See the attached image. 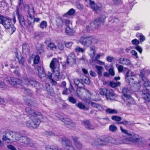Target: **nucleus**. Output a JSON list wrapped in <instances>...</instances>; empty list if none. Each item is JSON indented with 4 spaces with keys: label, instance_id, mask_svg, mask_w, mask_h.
<instances>
[{
    "label": "nucleus",
    "instance_id": "obj_1",
    "mask_svg": "<svg viewBox=\"0 0 150 150\" xmlns=\"http://www.w3.org/2000/svg\"><path fill=\"white\" fill-rule=\"evenodd\" d=\"M22 91L23 92V99L26 104L28 106L25 108L26 113L31 116L30 119L27 121L26 126L28 127L37 128L41 122H44L46 121V117L44 118L43 115L39 112H35L32 109L33 108L34 98L32 97L33 93L31 91L28 89L23 88Z\"/></svg>",
    "mask_w": 150,
    "mask_h": 150
},
{
    "label": "nucleus",
    "instance_id": "obj_2",
    "mask_svg": "<svg viewBox=\"0 0 150 150\" xmlns=\"http://www.w3.org/2000/svg\"><path fill=\"white\" fill-rule=\"evenodd\" d=\"M6 135H4L2 139L3 141L11 140L12 141H18L21 138L22 142H20L21 146H25L34 147L37 145L31 142L30 139L25 137H24L23 134H20L18 132H16L11 131H8L6 133Z\"/></svg>",
    "mask_w": 150,
    "mask_h": 150
},
{
    "label": "nucleus",
    "instance_id": "obj_3",
    "mask_svg": "<svg viewBox=\"0 0 150 150\" xmlns=\"http://www.w3.org/2000/svg\"><path fill=\"white\" fill-rule=\"evenodd\" d=\"M18 4L21 10L28 8V14L27 15V18L29 24H31L32 23L31 21L33 18V15L34 13V10L33 5L32 4H30L29 5L25 4L23 3V0H19Z\"/></svg>",
    "mask_w": 150,
    "mask_h": 150
},
{
    "label": "nucleus",
    "instance_id": "obj_4",
    "mask_svg": "<svg viewBox=\"0 0 150 150\" xmlns=\"http://www.w3.org/2000/svg\"><path fill=\"white\" fill-rule=\"evenodd\" d=\"M121 132L127 135V138L126 139L123 140L124 142L126 144L128 143V142H139L140 140L139 136L134 133H128L127 130L124 129L122 127H120Z\"/></svg>",
    "mask_w": 150,
    "mask_h": 150
},
{
    "label": "nucleus",
    "instance_id": "obj_5",
    "mask_svg": "<svg viewBox=\"0 0 150 150\" xmlns=\"http://www.w3.org/2000/svg\"><path fill=\"white\" fill-rule=\"evenodd\" d=\"M0 23L2 24L6 29H9L11 28L12 34L15 31L16 28L12 24L11 20L9 18L3 16L1 15H0Z\"/></svg>",
    "mask_w": 150,
    "mask_h": 150
},
{
    "label": "nucleus",
    "instance_id": "obj_6",
    "mask_svg": "<svg viewBox=\"0 0 150 150\" xmlns=\"http://www.w3.org/2000/svg\"><path fill=\"white\" fill-rule=\"evenodd\" d=\"M123 96L122 98L125 103L128 105L134 104L135 101L129 95L130 91L127 88H124L122 90Z\"/></svg>",
    "mask_w": 150,
    "mask_h": 150
},
{
    "label": "nucleus",
    "instance_id": "obj_7",
    "mask_svg": "<svg viewBox=\"0 0 150 150\" xmlns=\"http://www.w3.org/2000/svg\"><path fill=\"white\" fill-rule=\"evenodd\" d=\"M117 140L115 138L111 137H108L104 138L103 139H97L95 141L94 144L96 146L104 145L110 143L112 144H117Z\"/></svg>",
    "mask_w": 150,
    "mask_h": 150
},
{
    "label": "nucleus",
    "instance_id": "obj_8",
    "mask_svg": "<svg viewBox=\"0 0 150 150\" xmlns=\"http://www.w3.org/2000/svg\"><path fill=\"white\" fill-rule=\"evenodd\" d=\"M80 42L83 45L88 47L92 43H96L97 40L92 37H82L80 40Z\"/></svg>",
    "mask_w": 150,
    "mask_h": 150
},
{
    "label": "nucleus",
    "instance_id": "obj_9",
    "mask_svg": "<svg viewBox=\"0 0 150 150\" xmlns=\"http://www.w3.org/2000/svg\"><path fill=\"white\" fill-rule=\"evenodd\" d=\"M129 72L130 70H128L125 75V79L126 82L129 83L130 85H131L132 83L134 84L133 87L135 88H136V89L134 90V91H137L139 89L140 87V84L139 83H135L133 81L134 78L129 75Z\"/></svg>",
    "mask_w": 150,
    "mask_h": 150
},
{
    "label": "nucleus",
    "instance_id": "obj_10",
    "mask_svg": "<svg viewBox=\"0 0 150 150\" xmlns=\"http://www.w3.org/2000/svg\"><path fill=\"white\" fill-rule=\"evenodd\" d=\"M85 1L88 4L86 5V6H90L93 10L96 12L102 9V6L100 3H98L95 4L94 2L91 0H85Z\"/></svg>",
    "mask_w": 150,
    "mask_h": 150
},
{
    "label": "nucleus",
    "instance_id": "obj_11",
    "mask_svg": "<svg viewBox=\"0 0 150 150\" xmlns=\"http://www.w3.org/2000/svg\"><path fill=\"white\" fill-rule=\"evenodd\" d=\"M105 17L104 16H103L101 17H100L96 19L93 21V22L91 23L90 25V26L89 25L87 26L86 29L87 30H90L91 29V27L93 25H94V27L96 28H98L101 23H103L105 21Z\"/></svg>",
    "mask_w": 150,
    "mask_h": 150
},
{
    "label": "nucleus",
    "instance_id": "obj_12",
    "mask_svg": "<svg viewBox=\"0 0 150 150\" xmlns=\"http://www.w3.org/2000/svg\"><path fill=\"white\" fill-rule=\"evenodd\" d=\"M25 80L27 84L35 87L37 90H39L42 86V85L31 78H26Z\"/></svg>",
    "mask_w": 150,
    "mask_h": 150
},
{
    "label": "nucleus",
    "instance_id": "obj_13",
    "mask_svg": "<svg viewBox=\"0 0 150 150\" xmlns=\"http://www.w3.org/2000/svg\"><path fill=\"white\" fill-rule=\"evenodd\" d=\"M59 119L66 125L67 127L71 129H73L74 127L75 126V125L72 121L68 118H59Z\"/></svg>",
    "mask_w": 150,
    "mask_h": 150
},
{
    "label": "nucleus",
    "instance_id": "obj_14",
    "mask_svg": "<svg viewBox=\"0 0 150 150\" xmlns=\"http://www.w3.org/2000/svg\"><path fill=\"white\" fill-rule=\"evenodd\" d=\"M62 142L63 143H65L66 146V149L67 150H75L73 147L71 142L67 138L65 137H64L62 139Z\"/></svg>",
    "mask_w": 150,
    "mask_h": 150
},
{
    "label": "nucleus",
    "instance_id": "obj_15",
    "mask_svg": "<svg viewBox=\"0 0 150 150\" xmlns=\"http://www.w3.org/2000/svg\"><path fill=\"white\" fill-rule=\"evenodd\" d=\"M6 80L10 84L14 85L16 84H19L21 83V80L13 77H8L6 78Z\"/></svg>",
    "mask_w": 150,
    "mask_h": 150
},
{
    "label": "nucleus",
    "instance_id": "obj_16",
    "mask_svg": "<svg viewBox=\"0 0 150 150\" xmlns=\"http://www.w3.org/2000/svg\"><path fill=\"white\" fill-rule=\"evenodd\" d=\"M16 13L20 25L22 27L24 26L25 25V22L24 17L22 14H19V9L18 8L16 9Z\"/></svg>",
    "mask_w": 150,
    "mask_h": 150
},
{
    "label": "nucleus",
    "instance_id": "obj_17",
    "mask_svg": "<svg viewBox=\"0 0 150 150\" xmlns=\"http://www.w3.org/2000/svg\"><path fill=\"white\" fill-rule=\"evenodd\" d=\"M59 64L58 60L55 58L53 59L50 64V67L52 69H56L59 68Z\"/></svg>",
    "mask_w": 150,
    "mask_h": 150
},
{
    "label": "nucleus",
    "instance_id": "obj_18",
    "mask_svg": "<svg viewBox=\"0 0 150 150\" xmlns=\"http://www.w3.org/2000/svg\"><path fill=\"white\" fill-rule=\"evenodd\" d=\"M38 74L39 77L41 79L43 78H47L46 75L43 68L41 66L37 67Z\"/></svg>",
    "mask_w": 150,
    "mask_h": 150
},
{
    "label": "nucleus",
    "instance_id": "obj_19",
    "mask_svg": "<svg viewBox=\"0 0 150 150\" xmlns=\"http://www.w3.org/2000/svg\"><path fill=\"white\" fill-rule=\"evenodd\" d=\"M75 55L74 53H71L67 57V64H73L75 62Z\"/></svg>",
    "mask_w": 150,
    "mask_h": 150
},
{
    "label": "nucleus",
    "instance_id": "obj_20",
    "mask_svg": "<svg viewBox=\"0 0 150 150\" xmlns=\"http://www.w3.org/2000/svg\"><path fill=\"white\" fill-rule=\"evenodd\" d=\"M118 61L119 63L126 66L129 65L131 64L130 60L127 58H120Z\"/></svg>",
    "mask_w": 150,
    "mask_h": 150
},
{
    "label": "nucleus",
    "instance_id": "obj_21",
    "mask_svg": "<svg viewBox=\"0 0 150 150\" xmlns=\"http://www.w3.org/2000/svg\"><path fill=\"white\" fill-rule=\"evenodd\" d=\"M53 73L55 79L56 80H59L62 78L60 73L59 68L56 69H52Z\"/></svg>",
    "mask_w": 150,
    "mask_h": 150
},
{
    "label": "nucleus",
    "instance_id": "obj_22",
    "mask_svg": "<svg viewBox=\"0 0 150 150\" xmlns=\"http://www.w3.org/2000/svg\"><path fill=\"white\" fill-rule=\"evenodd\" d=\"M115 96L114 91L112 89L108 90L107 92L106 93L105 96L107 99L111 100L113 99Z\"/></svg>",
    "mask_w": 150,
    "mask_h": 150
},
{
    "label": "nucleus",
    "instance_id": "obj_23",
    "mask_svg": "<svg viewBox=\"0 0 150 150\" xmlns=\"http://www.w3.org/2000/svg\"><path fill=\"white\" fill-rule=\"evenodd\" d=\"M82 123L84 125L85 127L88 129L91 130L94 129L95 128L94 126L91 125L88 120L83 121L82 122Z\"/></svg>",
    "mask_w": 150,
    "mask_h": 150
},
{
    "label": "nucleus",
    "instance_id": "obj_24",
    "mask_svg": "<svg viewBox=\"0 0 150 150\" xmlns=\"http://www.w3.org/2000/svg\"><path fill=\"white\" fill-rule=\"evenodd\" d=\"M46 150H64L56 145H47L45 147Z\"/></svg>",
    "mask_w": 150,
    "mask_h": 150
},
{
    "label": "nucleus",
    "instance_id": "obj_25",
    "mask_svg": "<svg viewBox=\"0 0 150 150\" xmlns=\"http://www.w3.org/2000/svg\"><path fill=\"white\" fill-rule=\"evenodd\" d=\"M74 83L79 88H83L84 87V85L82 81H80L78 79H75L74 80Z\"/></svg>",
    "mask_w": 150,
    "mask_h": 150
},
{
    "label": "nucleus",
    "instance_id": "obj_26",
    "mask_svg": "<svg viewBox=\"0 0 150 150\" xmlns=\"http://www.w3.org/2000/svg\"><path fill=\"white\" fill-rule=\"evenodd\" d=\"M90 104L92 107L96 108L99 110L101 111L104 110L103 106L100 104L93 102H91Z\"/></svg>",
    "mask_w": 150,
    "mask_h": 150
},
{
    "label": "nucleus",
    "instance_id": "obj_27",
    "mask_svg": "<svg viewBox=\"0 0 150 150\" xmlns=\"http://www.w3.org/2000/svg\"><path fill=\"white\" fill-rule=\"evenodd\" d=\"M57 48V45L52 42H50L48 44L47 46V49L50 50L54 51Z\"/></svg>",
    "mask_w": 150,
    "mask_h": 150
},
{
    "label": "nucleus",
    "instance_id": "obj_28",
    "mask_svg": "<svg viewBox=\"0 0 150 150\" xmlns=\"http://www.w3.org/2000/svg\"><path fill=\"white\" fill-rule=\"evenodd\" d=\"M142 96L143 98L147 101L150 102V94L147 92L143 93Z\"/></svg>",
    "mask_w": 150,
    "mask_h": 150
},
{
    "label": "nucleus",
    "instance_id": "obj_29",
    "mask_svg": "<svg viewBox=\"0 0 150 150\" xmlns=\"http://www.w3.org/2000/svg\"><path fill=\"white\" fill-rule=\"evenodd\" d=\"M76 12V11L73 8L70 9L66 13L63 15L64 17H67V15L72 16Z\"/></svg>",
    "mask_w": 150,
    "mask_h": 150
},
{
    "label": "nucleus",
    "instance_id": "obj_30",
    "mask_svg": "<svg viewBox=\"0 0 150 150\" xmlns=\"http://www.w3.org/2000/svg\"><path fill=\"white\" fill-rule=\"evenodd\" d=\"M23 52L25 53H29L30 51V47L26 43L23 44L22 47Z\"/></svg>",
    "mask_w": 150,
    "mask_h": 150
},
{
    "label": "nucleus",
    "instance_id": "obj_31",
    "mask_svg": "<svg viewBox=\"0 0 150 150\" xmlns=\"http://www.w3.org/2000/svg\"><path fill=\"white\" fill-rule=\"evenodd\" d=\"M76 106H77L80 109L85 110H88V108H86L85 105L83 103L81 102H79L76 105Z\"/></svg>",
    "mask_w": 150,
    "mask_h": 150
},
{
    "label": "nucleus",
    "instance_id": "obj_32",
    "mask_svg": "<svg viewBox=\"0 0 150 150\" xmlns=\"http://www.w3.org/2000/svg\"><path fill=\"white\" fill-rule=\"evenodd\" d=\"M57 24L59 28L61 27L63 25V21L61 17H58L56 19Z\"/></svg>",
    "mask_w": 150,
    "mask_h": 150
},
{
    "label": "nucleus",
    "instance_id": "obj_33",
    "mask_svg": "<svg viewBox=\"0 0 150 150\" xmlns=\"http://www.w3.org/2000/svg\"><path fill=\"white\" fill-rule=\"evenodd\" d=\"M144 85L146 90L149 91L150 90V81L146 79L144 83Z\"/></svg>",
    "mask_w": 150,
    "mask_h": 150
},
{
    "label": "nucleus",
    "instance_id": "obj_34",
    "mask_svg": "<svg viewBox=\"0 0 150 150\" xmlns=\"http://www.w3.org/2000/svg\"><path fill=\"white\" fill-rule=\"evenodd\" d=\"M106 112L108 114H115L118 113L117 111L115 109L108 108L106 110Z\"/></svg>",
    "mask_w": 150,
    "mask_h": 150
},
{
    "label": "nucleus",
    "instance_id": "obj_35",
    "mask_svg": "<svg viewBox=\"0 0 150 150\" xmlns=\"http://www.w3.org/2000/svg\"><path fill=\"white\" fill-rule=\"evenodd\" d=\"M120 84L121 83L119 81L114 82L113 81H111L110 82V86L113 88H115L117 86H119Z\"/></svg>",
    "mask_w": 150,
    "mask_h": 150
},
{
    "label": "nucleus",
    "instance_id": "obj_36",
    "mask_svg": "<svg viewBox=\"0 0 150 150\" xmlns=\"http://www.w3.org/2000/svg\"><path fill=\"white\" fill-rule=\"evenodd\" d=\"M96 68L98 74L100 76H101L102 75V71L103 69V67L101 66L96 65Z\"/></svg>",
    "mask_w": 150,
    "mask_h": 150
},
{
    "label": "nucleus",
    "instance_id": "obj_37",
    "mask_svg": "<svg viewBox=\"0 0 150 150\" xmlns=\"http://www.w3.org/2000/svg\"><path fill=\"white\" fill-rule=\"evenodd\" d=\"M108 90L105 88H100L99 89L100 93L102 95H105L107 92Z\"/></svg>",
    "mask_w": 150,
    "mask_h": 150
},
{
    "label": "nucleus",
    "instance_id": "obj_38",
    "mask_svg": "<svg viewBox=\"0 0 150 150\" xmlns=\"http://www.w3.org/2000/svg\"><path fill=\"white\" fill-rule=\"evenodd\" d=\"M81 81L83 83L84 82L85 84H89L90 83V81L89 78L86 76H85L82 79H81Z\"/></svg>",
    "mask_w": 150,
    "mask_h": 150
},
{
    "label": "nucleus",
    "instance_id": "obj_39",
    "mask_svg": "<svg viewBox=\"0 0 150 150\" xmlns=\"http://www.w3.org/2000/svg\"><path fill=\"white\" fill-rule=\"evenodd\" d=\"M117 127L113 124L110 125L109 127V130L113 132H115L117 130Z\"/></svg>",
    "mask_w": 150,
    "mask_h": 150
},
{
    "label": "nucleus",
    "instance_id": "obj_40",
    "mask_svg": "<svg viewBox=\"0 0 150 150\" xmlns=\"http://www.w3.org/2000/svg\"><path fill=\"white\" fill-rule=\"evenodd\" d=\"M47 22L46 21H42L40 24V28L42 29H43L46 28L47 26Z\"/></svg>",
    "mask_w": 150,
    "mask_h": 150
},
{
    "label": "nucleus",
    "instance_id": "obj_41",
    "mask_svg": "<svg viewBox=\"0 0 150 150\" xmlns=\"http://www.w3.org/2000/svg\"><path fill=\"white\" fill-rule=\"evenodd\" d=\"M65 33L69 35H71L73 34V30L69 26L66 29Z\"/></svg>",
    "mask_w": 150,
    "mask_h": 150
},
{
    "label": "nucleus",
    "instance_id": "obj_42",
    "mask_svg": "<svg viewBox=\"0 0 150 150\" xmlns=\"http://www.w3.org/2000/svg\"><path fill=\"white\" fill-rule=\"evenodd\" d=\"M74 144L78 150H81L82 148V145L80 142H76Z\"/></svg>",
    "mask_w": 150,
    "mask_h": 150
},
{
    "label": "nucleus",
    "instance_id": "obj_43",
    "mask_svg": "<svg viewBox=\"0 0 150 150\" xmlns=\"http://www.w3.org/2000/svg\"><path fill=\"white\" fill-rule=\"evenodd\" d=\"M111 119L112 120L116 121H120L122 120V118L121 117L115 115L112 116Z\"/></svg>",
    "mask_w": 150,
    "mask_h": 150
},
{
    "label": "nucleus",
    "instance_id": "obj_44",
    "mask_svg": "<svg viewBox=\"0 0 150 150\" xmlns=\"http://www.w3.org/2000/svg\"><path fill=\"white\" fill-rule=\"evenodd\" d=\"M85 51V49L81 48L78 46L76 47L75 49V51L76 52L83 53Z\"/></svg>",
    "mask_w": 150,
    "mask_h": 150
},
{
    "label": "nucleus",
    "instance_id": "obj_45",
    "mask_svg": "<svg viewBox=\"0 0 150 150\" xmlns=\"http://www.w3.org/2000/svg\"><path fill=\"white\" fill-rule=\"evenodd\" d=\"M52 73H51L48 72L47 75V78L51 80L54 84H55V83H56V82L52 78Z\"/></svg>",
    "mask_w": 150,
    "mask_h": 150
},
{
    "label": "nucleus",
    "instance_id": "obj_46",
    "mask_svg": "<svg viewBox=\"0 0 150 150\" xmlns=\"http://www.w3.org/2000/svg\"><path fill=\"white\" fill-rule=\"evenodd\" d=\"M109 121L110 120L109 119L108 117L104 118L102 119L101 122H100L99 123L103 125H105L106 123L105 122V120Z\"/></svg>",
    "mask_w": 150,
    "mask_h": 150
},
{
    "label": "nucleus",
    "instance_id": "obj_47",
    "mask_svg": "<svg viewBox=\"0 0 150 150\" xmlns=\"http://www.w3.org/2000/svg\"><path fill=\"white\" fill-rule=\"evenodd\" d=\"M40 59V57L38 55L35 56L34 59V63L35 64H38L39 62Z\"/></svg>",
    "mask_w": 150,
    "mask_h": 150
},
{
    "label": "nucleus",
    "instance_id": "obj_48",
    "mask_svg": "<svg viewBox=\"0 0 150 150\" xmlns=\"http://www.w3.org/2000/svg\"><path fill=\"white\" fill-rule=\"evenodd\" d=\"M130 53L131 54L135 57L136 58L138 59L139 58V57L138 56L137 52L134 50H132L130 52Z\"/></svg>",
    "mask_w": 150,
    "mask_h": 150
},
{
    "label": "nucleus",
    "instance_id": "obj_49",
    "mask_svg": "<svg viewBox=\"0 0 150 150\" xmlns=\"http://www.w3.org/2000/svg\"><path fill=\"white\" fill-rule=\"evenodd\" d=\"M104 55V54H103L101 53L97 54L95 57V59L94 60V61L95 62L97 60L100 58L101 56H103Z\"/></svg>",
    "mask_w": 150,
    "mask_h": 150
},
{
    "label": "nucleus",
    "instance_id": "obj_50",
    "mask_svg": "<svg viewBox=\"0 0 150 150\" xmlns=\"http://www.w3.org/2000/svg\"><path fill=\"white\" fill-rule=\"evenodd\" d=\"M69 101L73 104H75L76 102V99L72 97H70L69 98Z\"/></svg>",
    "mask_w": 150,
    "mask_h": 150
},
{
    "label": "nucleus",
    "instance_id": "obj_51",
    "mask_svg": "<svg viewBox=\"0 0 150 150\" xmlns=\"http://www.w3.org/2000/svg\"><path fill=\"white\" fill-rule=\"evenodd\" d=\"M4 79L3 78L0 77V88H3L5 86L4 82L3 81Z\"/></svg>",
    "mask_w": 150,
    "mask_h": 150
},
{
    "label": "nucleus",
    "instance_id": "obj_52",
    "mask_svg": "<svg viewBox=\"0 0 150 150\" xmlns=\"http://www.w3.org/2000/svg\"><path fill=\"white\" fill-rule=\"evenodd\" d=\"M132 42L133 45H137L139 43V41L136 39L132 40Z\"/></svg>",
    "mask_w": 150,
    "mask_h": 150
},
{
    "label": "nucleus",
    "instance_id": "obj_53",
    "mask_svg": "<svg viewBox=\"0 0 150 150\" xmlns=\"http://www.w3.org/2000/svg\"><path fill=\"white\" fill-rule=\"evenodd\" d=\"M45 134L47 136H54L55 135V133L51 131H46L45 132Z\"/></svg>",
    "mask_w": 150,
    "mask_h": 150
},
{
    "label": "nucleus",
    "instance_id": "obj_54",
    "mask_svg": "<svg viewBox=\"0 0 150 150\" xmlns=\"http://www.w3.org/2000/svg\"><path fill=\"white\" fill-rule=\"evenodd\" d=\"M109 73L112 76H114L115 74L113 68H112L110 69L109 70Z\"/></svg>",
    "mask_w": 150,
    "mask_h": 150
},
{
    "label": "nucleus",
    "instance_id": "obj_55",
    "mask_svg": "<svg viewBox=\"0 0 150 150\" xmlns=\"http://www.w3.org/2000/svg\"><path fill=\"white\" fill-rule=\"evenodd\" d=\"M16 57L18 59V60L19 61V63L22 64V65L23 66H24V59L23 58H22L21 59L19 60V57H18L17 55H16Z\"/></svg>",
    "mask_w": 150,
    "mask_h": 150
},
{
    "label": "nucleus",
    "instance_id": "obj_56",
    "mask_svg": "<svg viewBox=\"0 0 150 150\" xmlns=\"http://www.w3.org/2000/svg\"><path fill=\"white\" fill-rule=\"evenodd\" d=\"M64 22L67 27L69 26L70 24V21L68 19H65L64 21Z\"/></svg>",
    "mask_w": 150,
    "mask_h": 150
},
{
    "label": "nucleus",
    "instance_id": "obj_57",
    "mask_svg": "<svg viewBox=\"0 0 150 150\" xmlns=\"http://www.w3.org/2000/svg\"><path fill=\"white\" fill-rule=\"evenodd\" d=\"M58 48L60 50H63L64 49V46L63 44L61 42H59L58 45Z\"/></svg>",
    "mask_w": 150,
    "mask_h": 150
},
{
    "label": "nucleus",
    "instance_id": "obj_58",
    "mask_svg": "<svg viewBox=\"0 0 150 150\" xmlns=\"http://www.w3.org/2000/svg\"><path fill=\"white\" fill-rule=\"evenodd\" d=\"M114 59L113 57L110 56H108L106 58V60L108 62H111Z\"/></svg>",
    "mask_w": 150,
    "mask_h": 150
},
{
    "label": "nucleus",
    "instance_id": "obj_59",
    "mask_svg": "<svg viewBox=\"0 0 150 150\" xmlns=\"http://www.w3.org/2000/svg\"><path fill=\"white\" fill-rule=\"evenodd\" d=\"M76 5L77 8L79 9H82L83 8V5L82 4L79 3L76 4Z\"/></svg>",
    "mask_w": 150,
    "mask_h": 150
},
{
    "label": "nucleus",
    "instance_id": "obj_60",
    "mask_svg": "<svg viewBox=\"0 0 150 150\" xmlns=\"http://www.w3.org/2000/svg\"><path fill=\"white\" fill-rule=\"evenodd\" d=\"M69 91V93L71 92V91L70 89H68L67 88L63 91L62 94L64 95L69 94V93L68 92Z\"/></svg>",
    "mask_w": 150,
    "mask_h": 150
},
{
    "label": "nucleus",
    "instance_id": "obj_61",
    "mask_svg": "<svg viewBox=\"0 0 150 150\" xmlns=\"http://www.w3.org/2000/svg\"><path fill=\"white\" fill-rule=\"evenodd\" d=\"M133 4L132 3L127 4V9L129 10H131L132 7L133 6Z\"/></svg>",
    "mask_w": 150,
    "mask_h": 150
},
{
    "label": "nucleus",
    "instance_id": "obj_62",
    "mask_svg": "<svg viewBox=\"0 0 150 150\" xmlns=\"http://www.w3.org/2000/svg\"><path fill=\"white\" fill-rule=\"evenodd\" d=\"M135 49L139 52L140 53L142 52V50L141 47L139 46H137L135 47Z\"/></svg>",
    "mask_w": 150,
    "mask_h": 150
},
{
    "label": "nucleus",
    "instance_id": "obj_63",
    "mask_svg": "<svg viewBox=\"0 0 150 150\" xmlns=\"http://www.w3.org/2000/svg\"><path fill=\"white\" fill-rule=\"evenodd\" d=\"M95 62L98 64L100 65H104L105 64L104 62L98 60L96 61Z\"/></svg>",
    "mask_w": 150,
    "mask_h": 150
},
{
    "label": "nucleus",
    "instance_id": "obj_64",
    "mask_svg": "<svg viewBox=\"0 0 150 150\" xmlns=\"http://www.w3.org/2000/svg\"><path fill=\"white\" fill-rule=\"evenodd\" d=\"M7 148L11 150H17L16 148L12 145H8L7 146Z\"/></svg>",
    "mask_w": 150,
    "mask_h": 150
}]
</instances>
